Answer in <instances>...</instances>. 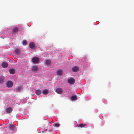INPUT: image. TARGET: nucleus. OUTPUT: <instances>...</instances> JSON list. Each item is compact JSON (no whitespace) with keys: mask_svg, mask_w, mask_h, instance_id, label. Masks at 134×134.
I'll return each mask as SVG.
<instances>
[{"mask_svg":"<svg viewBox=\"0 0 134 134\" xmlns=\"http://www.w3.org/2000/svg\"><path fill=\"white\" fill-rule=\"evenodd\" d=\"M32 61L34 63H36L39 61V59L38 57H34L32 58Z\"/></svg>","mask_w":134,"mask_h":134,"instance_id":"obj_1","label":"nucleus"},{"mask_svg":"<svg viewBox=\"0 0 134 134\" xmlns=\"http://www.w3.org/2000/svg\"><path fill=\"white\" fill-rule=\"evenodd\" d=\"M75 79L72 77H71L68 80V83L71 84H73L75 83Z\"/></svg>","mask_w":134,"mask_h":134,"instance_id":"obj_2","label":"nucleus"},{"mask_svg":"<svg viewBox=\"0 0 134 134\" xmlns=\"http://www.w3.org/2000/svg\"><path fill=\"white\" fill-rule=\"evenodd\" d=\"M38 69L39 68L36 66H33L31 68L32 71L35 72L37 71Z\"/></svg>","mask_w":134,"mask_h":134,"instance_id":"obj_3","label":"nucleus"},{"mask_svg":"<svg viewBox=\"0 0 134 134\" xmlns=\"http://www.w3.org/2000/svg\"><path fill=\"white\" fill-rule=\"evenodd\" d=\"M56 92L59 94H61L63 92V91L62 89L60 88H57L56 89Z\"/></svg>","mask_w":134,"mask_h":134,"instance_id":"obj_4","label":"nucleus"},{"mask_svg":"<svg viewBox=\"0 0 134 134\" xmlns=\"http://www.w3.org/2000/svg\"><path fill=\"white\" fill-rule=\"evenodd\" d=\"M13 86V83L10 81H9L7 83V86L8 88H10Z\"/></svg>","mask_w":134,"mask_h":134,"instance_id":"obj_5","label":"nucleus"},{"mask_svg":"<svg viewBox=\"0 0 134 134\" xmlns=\"http://www.w3.org/2000/svg\"><path fill=\"white\" fill-rule=\"evenodd\" d=\"M87 126V125L85 123L79 124L77 125V126L81 128L85 127Z\"/></svg>","mask_w":134,"mask_h":134,"instance_id":"obj_6","label":"nucleus"},{"mask_svg":"<svg viewBox=\"0 0 134 134\" xmlns=\"http://www.w3.org/2000/svg\"><path fill=\"white\" fill-rule=\"evenodd\" d=\"M13 111L12 108L10 107L7 108L6 110V111L8 113H10Z\"/></svg>","mask_w":134,"mask_h":134,"instance_id":"obj_7","label":"nucleus"},{"mask_svg":"<svg viewBox=\"0 0 134 134\" xmlns=\"http://www.w3.org/2000/svg\"><path fill=\"white\" fill-rule=\"evenodd\" d=\"M79 68L77 66H75L72 68V71L74 72H77Z\"/></svg>","mask_w":134,"mask_h":134,"instance_id":"obj_8","label":"nucleus"},{"mask_svg":"<svg viewBox=\"0 0 134 134\" xmlns=\"http://www.w3.org/2000/svg\"><path fill=\"white\" fill-rule=\"evenodd\" d=\"M2 66L4 68H6L8 66V64L7 63L5 62H3L2 64Z\"/></svg>","mask_w":134,"mask_h":134,"instance_id":"obj_9","label":"nucleus"},{"mask_svg":"<svg viewBox=\"0 0 134 134\" xmlns=\"http://www.w3.org/2000/svg\"><path fill=\"white\" fill-rule=\"evenodd\" d=\"M35 44L34 42H30L29 44V47L31 49H34L35 47Z\"/></svg>","mask_w":134,"mask_h":134,"instance_id":"obj_10","label":"nucleus"},{"mask_svg":"<svg viewBox=\"0 0 134 134\" xmlns=\"http://www.w3.org/2000/svg\"><path fill=\"white\" fill-rule=\"evenodd\" d=\"M35 93L37 95H39L41 93V91L40 89L37 90H36Z\"/></svg>","mask_w":134,"mask_h":134,"instance_id":"obj_11","label":"nucleus"},{"mask_svg":"<svg viewBox=\"0 0 134 134\" xmlns=\"http://www.w3.org/2000/svg\"><path fill=\"white\" fill-rule=\"evenodd\" d=\"M42 93L44 94L47 95L48 94L49 91L47 89H45L43 91Z\"/></svg>","mask_w":134,"mask_h":134,"instance_id":"obj_12","label":"nucleus"},{"mask_svg":"<svg viewBox=\"0 0 134 134\" xmlns=\"http://www.w3.org/2000/svg\"><path fill=\"white\" fill-rule=\"evenodd\" d=\"M9 73L11 74H14L15 72V70L13 69H11L9 70Z\"/></svg>","mask_w":134,"mask_h":134,"instance_id":"obj_13","label":"nucleus"},{"mask_svg":"<svg viewBox=\"0 0 134 134\" xmlns=\"http://www.w3.org/2000/svg\"><path fill=\"white\" fill-rule=\"evenodd\" d=\"M57 73L58 75H61L62 74V71L61 69H58L57 70Z\"/></svg>","mask_w":134,"mask_h":134,"instance_id":"obj_14","label":"nucleus"},{"mask_svg":"<svg viewBox=\"0 0 134 134\" xmlns=\"http://www.w3.org/2000/svg\"><path fill=\"white\" fill-rule=\"evenodd\" d=\"M4 80V77L2 76H0V83L2 84Z\"/></svg>","mask_w":134,"mask_h":134,"instance_id":"obj_15","label":"nucleus"},{"mask_svg":"<svg viewBox=\"0 0 134 134\" xmlns=\"http://www.w3.org/2000/svg\"><path fill=\"white\" fill-rule=\"evenodd\" d=\"M71 99L72 100H76L77 98L76 96L73 95L71 97Z\"/></svg>","mask_w":134,"mask_h":134,"instance_id":"obj_16","label":"nucleus"},{"mask_svg":"<svg viewBox=\"0 0 134 134\" xmlns=\"http://www.w3.org/2000/svg\"><path fill=\"white\" fill-rule=\"evenodd\" d=\"M28 43L27 41L25 40H24L22 41V44L23 45H26L28 44Z\"/></svg>","mask_w":134,"mask_h":134,"instance_id":"obj_17","label":"nucleus"},{"mask_svg":"<svg viewBox=\"0 0 134 134\" xmlns=\"http://www.w3.org/2000/svg\"><path fill=\"white\" fill-rule=\"evenodd\" d=\"M18 30V29L17 27L14 28L13 30V32L14 33H16L17 32Z\"/></svg>","mask_w":134,"mask_h":134,"instance_id":"obj_18","label":"nucleus"},{"mask_svg":"<svg viewBox=\"0 0 134 134\" xmlns=\"http://www.w3.org/2000/svg\"><path fill=\"white\" fill-rule=\"evenodd\" d=\"M15 52L16 53L18 54L20 52V49L19 48H16L15 49Z\"/></svg>","mask_w":134,"mask_h":134,"instance_id":"obj_19","label":"nucleus"},{"mask_svg":"<svg viewBox=\"0 0 134 134\" xmlns=\"http://www.w3.org/2000/svg\"><path fill=\"white\" fill-rule=\"evenodd\" d=\"M15 126L12 124L9 127V129L11 130H13L15 128Z\"/></svg>","mask_w":134,"mask_h":134,"instance_id":"obj_20","label":"nucleus"},{"mask_svg":"<svg viewBox=\"0 0 134 134\" xmlns=\"http://www.w3.org/2000/svg\"><path fill=\"white\" fill-rule=\"evenodd\" d=\"M22 88V87L21 86H19L16 88V90L17 91H20Z\"/></svg>","mask_w":134,"mask_h":134,"instance_id":"obj_21","label":"nucleus"},{"mask_svg":"<svg viewBox=\"0 0 134 134\" xmlns=\"http://www.w3.org/2000/svg\"><path fill=\"white\" fill-rule=\"evenodd\" d=\"M53 126L56 127H58L60 126V124L58 123H55L53 124Z\"/></svg>","mask_w":134,"mask_h":134,"instance_id":"obj_22","label":"nucleus"},{"mask_svg":"<svg viewBox=\"0 0 134 134\" xmlns=\"http://www.w3.org/2000/svg\"><path fill=\"white\" fill-rule=\"evenodd\" d=\"M46 64L47 65H49L50 64V61L49 60H47L45 62Z\"/></svg>","mask_w":134,"mask_h":134,"instance_id":"obj_23","label":"nucleus"},{"mask_svg":"<svg viewBox=\"0 0 134 134\" xmlns=\"http://www.w3.org/2000/svg\"><path fill=\"white\" fill-rule=\"evenodd\" d=\"M41 132L42 133H44V131H42Z\"/></svg>","mask_w":134,"mask_h":134,"instance_id":"obj_24","label":"nucleus"}]
</instances>
